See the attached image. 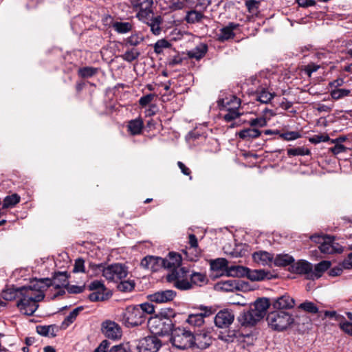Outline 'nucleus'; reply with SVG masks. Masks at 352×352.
<instances>
[{"label": "nucleus", "instance_id": "0e129e2a", "mask_svg": "<svg viewBox=\"0 0 352 352\" xmlns=\"http://www.w3.org/2000/svg\"><path fill=\"white\" fill-rule=\"evenodd\" d=\"M154 98V94H149L141 97L139 100V104L142 107H145L149 104Z\"/></svg>", "mask_w": 352, "mask_h": 352}, {"label": "nucleus", "instance_id": "aec40b11", "mask_svg": "<svg viewBox=\"0 0 352 352\" xmlns=\"http://www.w3.org/2000/svg\"><path fill=\"white\" fill-rule=\"evenodd\" d=\"M217 102L221 109H228L230 107L239 108L241 106V100L233 95H229V96L225 98H219Z\"/></svg>", "mask_w": 352, "mask_h": 352}, {"label": "nucleus", "instance_id": "393cba45", "mask_svg": "<svg viewBox=\"0 0 352 352\" xmlns=\"http://www.w3.org/2000/svg\"><path fill=\"white\" fill-rule=\"evenodd\" d=\"M256 95L257 100L264 104L270 102L275 96L274 93H272L267 88L263 87H258Z\"/></svg>", "mask_w": 352, "mask_h": 352}, {"label": "nucleus", "instance_id": "4468645a", "mask_svg": "<svg viewBox=\"0 0 352 352\" xmlns=\"http://www.w3.org/2000/svg\"><path fill=\"white\" fill-rule=\"evenodd\" d=\"M16 306L20 311L27 316H32L38 307V302L29 300L20 297Z\"/></svg>", "mask_w": 352, "mask_h": 352}, {"label": "nucleus", "instance_id": "e433bc0d", "mask_svg": "<svg viewBox=\"0 0 352 352\" xmlns=\"http://www.w3.org/2000/svg\"><path fill=\"white\" fill-rule=\"evenodd\" d=\"M52 284L51 285H54L55 288H60V287H67L68 285V280L66 272H58L56 274L54 278V280H52Z\"/></svg>", "mask_w": 352, "mask_h": 352}, {"label": "nucleus", "instance_id": "4c0bfd02", "mask_svg": "<svg viewBox=\"0 0 352 352\" xmlns=\"http://www.w3.org/2000/svg\"><path fill=\"white\" fill-rule=\"evenodd\" d=\"M204 18L201 12L192 10L187 12L185 20L188 23H196L200 22Z\"/></svg>", "mask_w": 352, "mask_h": 352}, {"label": "nucleus", "instance_id": "2eb2a0df", "mask_svg": "<svg viewBox=\"0 0 352 352\" xmlns=\"http://www.w3.org/2000/svg\"><path fill=\"white\" fill-rule=\"evenodd\" d=\"M201 310L204 311L200 314H190L188 316L186 322L192 326L200 327L204 322V318L206 316H209L212 314V311L211 307H201Z\"/></svg>", "mask_w": 352, "mask_h": 352}, {"label": "nucleus", "instance_id": "774afa93", "mask_svg": "<svg viewBox=\"0 0 352 352\" xmlns=\"http://www.w3.org/2000/svg\"><path fill=\"white\" fill-rule=\"evenodd\" d=\"M342 266L344 269H352V252L349 254L342 263Z\"/></svg>", "mask_w": 352, "mask_h": 352}, {"label": "nucleus", "instance_id": "052dcab7", "mask_svg": "<svg viewBox=\"0 0 352 352\" xmlns=\"http://www.w3.org/2000/svg\"><path fill=\"white\" fill-rule=\"evenodd\" d=\"M248 10L250 12H256L259 8V1L256 0H247L245 3Z\"/></svg>", "mask_w": 352, "mask_h": 352}, {"label": "nucleus", "instance_id": "a19ab883", "mask_svg": "<svg viewBox=\"0 0 352 352\" xmlns=\"http://www.w3.org/2000/svg\"><path fill=\"white\" fill-rule=\"evenodd\" d=\"M219 339L228 342H233L236 338V331L234 330H225L221 331L218 336Z\"/></svg>", "mask_w": 352, "mask_h": 352}, {"label": "nucleus", "instance_id": "cd10ccee", "mask_svg": "<svg viewBox=\"0 0 352 352\" xmlns=\"http://www.w3.org/2000/svg\"><path fill=\"white\" fill-rule=\"evenodd\" d=\"M294 262V258L292 256L285 254H278L275 258H274L273 263L276 266H282L285 267L289 265H292Z\"/></svg>", "mask_w": 352, "mask_h": 352}, {"label": "nucleus", "instance_id": "6e6552de", "mask_svg": "<svg viewBox=\"0 0 352 352\" xmlns=\"http://www.w3.org/2000/svg\"><path fill=\"white\" fill-rule=\"evenodd\" d=\"M235 272V275H245L252 281H261L267 278L268 272L264 270H250L243 266H234L230 267L229 272Z\"/></svg>", "mask_w": 352, "mask_h": 352}, {"label": "nucleus", "instance_id": "de8ad7c7", "mask_svg": "<svg viewBox=\"0 0 352 352\" xmlns=\"http://www.w3.org/2000/svg\"><path fill=\"white\" fill-rule=\"evenodd\" d=\"M227 113L223 116V119L226 122H231L239 118L241 113L239 112V108L229 107L226 109Z\"/></svg>", "mask_w": 352, "mask_h": 352}, {"label": "nucleus", "instance_id": "5701e85b", "mask_svg": "<svg viewBox=\"0 0 352 352\" xmlns=\"http://www.w3.org/2000/svg\"><path fill=\"white\" fill-rule=\"evenodd\" d=\"M138 352H154V336H148L140 341L137 346Z\"/></svg>", "mask_w": 352, "mask_h": 352}, {"label": "nucleus", "instance_id": "a878e982", "mask_svg": "<svg viewBox=\"0 0 352 352\" xmlns=\"http://www.w3.org/2000/svg\"><path fill=\"white\" fill-rule=\"evenodd\" d=\"M143 41V38L138 34H133L129 37L124 39L122 42H119V45L122 47V50H124V47H133L138 45Z\"/></svg>", "mask_w": 352, "mask_h": 352}, {"label": "nucleus", "instance_id": "72a5a7b5", "mask_svg": "<svg viewBox=\"0 0 352 352\" xmlns=\"http://www.w3.org/2000/svg\"><path fill=\"white\" fill-rule=\"evenodd\" d=\"M127 127L132 135L140 134L143 128V122L140 118L132 120L129 122Z\"/></svg>", "mask_w": 352, "mask_h": 352}, {"label": "nucleus", "instance_id": "9d476101", "mask_svg": "<svg viewBox=\"0 0 352 352\" xmlns=\"http://www.w3.org/2000/svg\"><path fill=\"white\" fill-rule=\"evenodd\" d=\"M311 239L320 243L318 248L324 254H334L342 251V248L329 237L313 236Z\"/></svg>", "mask_w": 352, "mask_h": 352}, {"label": "nucleus", "instance_id": "13d9d810", "mask_svg": "<svg viewBox=\"0 0 352 352\" xmlns=\"http://www.w3.org/2000/svg\"><path fill=\"white\" fill-rule=\"evenodd\" d=\"M136 307H141V309L144 313V319L146 318L147 314H152L153 313H154V305L148 302L142 303L136 305Z\"/></svg>", "mask_w": 352, "mask_h": 352}, {"label": "nucleus", "instance_id": "09e8293b", "mask_svg": "<svg viewBox=\"0 0 352 352\" xmlns=\"http://www.w3.org/2000/svg\"><path fill=\"white\" fill-rule=\"evenodd\" d=\"M19 289V288H10L6 290H4L2 293L3 298L6 300H12L15 299L16 297H20Z\"/></svg>", "mask_w": 352, "mask_h": 352}, {"label": "nucleus", "instance_id": "680f3d73", "mask_svg": "<svg viewBox=\"0 0 352 352\" xmlns=\"http://www.w3.org/2000/svg\"><path fill=\"white\" fill-rule=\"evenodd\" d=\"M249 123L250 125L253 127H263L267 125V121L263 117L252 119Z\"/></svg>", "mask_w": 352, "mask_h": 352}, {"label": "nucleus", "instance_id": "f704fd0d", "mask_svg": "<svg viewBox=\"0 0 352 352\" xmlns=\"http://www.w3.org/2000/svg\"><path fill=\"white\" fill-rule=\"evenodd\" d=\"M82 310V307H78L75 308L72 311H71L69 314L63 321L61 324V328L66 329L67 327H68L72 323H73L75 321L79 313Z\"/></svg>", "mask_w": 352, "mask_h": 352}, {"label": "nucleus", "instance_id": "39448f33", "mask_svg": "<svg viewBox=\"0 0 352 352\" xmlns=\"http://www.w3.org/2000/svg\"><path fill=\"white\" fill-rule=\"evenodd\" d=\"M170 340L173 345L179 349L190 348L195 343V336L192 333L180 327L172 331Z\"/></svg>", "mask_w": 352, "mask_h": 352}, {"label": "nucleus", "instance_id": "dca6fc26", "mask_svg": "<svg viewBox=\"0 0 352 352\" xmlns=\"http://www.w3.org/2000/svg\"><path fill=\"white\" fill-rule=\"evenodd\" d=\"M311 263L305 260H299L291 265V271L292 272L305 275L307 279L310 280L311 272Z\"/></svg>", "mask_w": 352, "mask_h": 352}, {"label": "nucleus", "instance_id": "338daca9", "mask_svg": "<svg viewBox=\"0 0 352 352\" xmlns=\"http://www.w3.org/2000/svg\"><path fill=\"white\" fill-rule=\"evenodd\" d=\"M340 328L346 333L352 336V322L349 321L340 322Z\"/></svg>", "mask_w": 352, "mask_h": 352}, {"label": "nucleus", "instance_id": "4d7b16f0", "mask_svg": "<svg viewBox=\"0 0 352 352\" xmlns=\"http://www.w3.org/2000/svg\"><path fill=\"white\" fill-rule=\"evenodd\" d=\"M320 67V65L311 63L303 67L302 71L310 77L312 73L316 72Z\"/></svg>", "mask_w": 352, "mask_h": 352}, {"label": "nucleus", "instance_id": "1a4fd4ad", "mask_svg": "<svg viewBox=\"0 0 352 352\" xmlns=\"http://www.w3.org/2000/svg\"><path fill=\"white\" fill-rule=\"evenodd\" d=\"M182 263V256L173 252H169L168 257L165 258L155 256V265H161L164 268L168 269L170 271L181 267Z\"/></svg>", "mask_w": 352, "mask_h": 352}, {"label": "nucleus", "instance_id": "e2e57ef3", "mask_svg": "<svg viewBox=\"0 0 352 352\" xmlns=\"http://www.w3.org/2000/svg\"><path fill=\"white\" fill-rule=\"evenodd\" d=\"M73 272L75 273L85 272V261L79 258L75 261Z\"/></svg>", "mask_w": 352, "mask_h": 352}, {"label": "nucleus", "instance_id": "b1692460", "mask_svg": "<svg viewBox=\"0 0 352 352\" xmlns=\"http://www.w3.org/2000/svg\"><path fill=\"white\" fill-rule=\"evenodd\" d=\"M176 296V292L172 289L155 292V302L165 303L172 301Z\"/></svg>", "mask_w": 352, "mask_h": 352}, {"label": "nucleus", "instance_id": "3c124183", "mask_svg": "<svg viewBox=\"0 0 352 352\" xmlns=\"http://www.w3.org/2000/svg\"><path fill=\"white\" fill-rule=\"evenodd\" d=\"M351 91L346 89H335L330 92L331 98L334 100H339L350 94Z\"/></svg>", "mask_w": 352, "mask_h": 352}, {"label": "nucleus", "instance_id": "8fccbe9b", "mask_svg": "<svg viewBox=\"0 0 352 352\" xmlns=\"http://www.w3.org/2000/svg\"><path fill=\"white\" fill-rule=\"evenodd\" d=\"M311 151L305 147H298L294 148H289L287 150V154L289 156H304L310 155Z\"/></svg>", "mask_w": 352, "mask_h": 352}, {"label": "nucleus", "instance_id": "c756f323", "mask_svg": "<svg viewBox=\"0 0 352 352\" xmlns=\"http://www.w3.org/2000/svg\"><path fill=\"white\" fill-rule=\"evenodd\" d=\"M261 133L258 129L247 128L240 131L238 136L243 140H250L258 138Z\"/></svg>", "mask_w": 352, "mask_h": 352}, {"label": "nucleus", "instance_id": "ea45409f", "mask_svg": "<svg viewBox=\"0 0 352 352\" xmlns=\"http://www.w3.org/2000/svg\"><path fill=\"white\" fill-rule=\"evenodd\" d=\"M113 28L120 34H125L131 31L133 25L129 22H114L112 25Z\"/></svg>", "mask_w": 352, "mask_h": 352}, {"label": "nucleus", "instance_id": "20e7f679", "mask_svg": "<svg viewBox=\"0 0 352 352\" xmlns=\"http://www.w3.org/2000/svg\"><path fill=\"white\" fill-rule=\"evenodd\" d=\"M266 320L268 325L278 331L286 329L294 322V318L290 314L280 310L269 313Z\"/></svg>", "mask_w": 352, "mask_h": 352}, {"label": "nucleus", "instance_id": "864d4df0", "mask_svg": "<svg viewBox=\"0 0 352 352\" xmlns=\"http://www.w3.org/2000/svg\"><path fill=\"white\" fill-rule=\"evenodd\" d=\"M280 137L287 141L295 140L301 137V134L298 131H287L280 134Z\"/></svg>", "mask_w": 352, "mask_h": 352}, {"label": "nucleus", "instance_id": "4be33fe9", "mask_svg": "<svg viewBox=\"0 0 352 352\" xmlns=\"http://www.w3.org/2000/svg\"><path fill=\"white\" fill-rule=\"evenodd\" d=\"M331 265V261H322L314 266H311V272L310 280H315L320 278L324 272H326L328 269L330 268Z\"/></svg>", "mask_w": 352, "mask_h": 352}, {"label": "nucleus", "instance_id": "6e6d98bb", "mask_svg": "<svg viewBox=\"0 0 352 352\" xmlns=\"http://www.w3.org/2000/svg\"><path fill=\"white\" fill-rule=\"evenodd\" d=\"M184 3L189 8H197L208 5L209 1L208 0H184Z\"/></svg>", "mask_w": 352, "mask_h": 352}, {"label": "nucleus", "instance_id": "f03ea898", "mask_svg": "<svg viewBox=\"0 0 352 352\" xmlns=\"http://www.w3.org/2000/svg\"><path fill=\"white\" fill-rule=\"evenodd\" d=\"M166 280L182 291L192 289V283L189 282V270L184 267L170 270L166 275Z\"/></svg>", "mask_w": 352, "mask_h": 352}, {"label": "nucleus", "instance_id": "a18cd8bd", "mask_svg": "<svg viewBox=\"0 0 352 352\" xmlns=\"http://www.w3.org/2000/svg\"><path fill=\"white\" fill-rule=\"evenodd\" d=\"M98 69L93 67H84L78 69V75L82 78H90L97 74Z\"/></svg>", "mask_w": 352, "mask_h": 352}, {"label": "nucleus", "instance_id": "0eeeda50", "mask_svg": "<svg viewBox=\"0 0 352 352\" xmlns=\"http://www.w3.org/2000/svg\"><path fill=\"white\" fill-rule=\"evenodd\" d=\"M144 320L141 307L136 305L127 307L122 313V322L127 327L141 325Z\"/></svg>", "mask_w": 352, "mask_h": 352}, {"label": "nucleus", "instance_id": "bb28decb", "mask_svg": "<svg viewBox=\"0 0 352 352\" xmlns=\"http://www.w3.org/2000/svg\"><path fill=\"white\" fill-rule=\"evenodd\" d=\"M270 302L267 298H260L255 301L254 307L252 308L262 319L266 314Z\"/></svg>", "mask_w": 352, "mask_h": 352}, {"label": "nucleus", "instance_id": "a211bd4d", "mask_svg": "<svg viewBox=\"0 0 352 352\" xmlns=\"http://www.w3.org/2000/svg\"><path fill=\"white\" fill-rule=\"evenodd\" d=\"M261 320L259 314H257L252 308L243 312L239 318L241 325L245 327L253 326Z\"/></svg>", "mask_w": 352, "mask_h": 352}, {"label": "nucleus", "instance_id": "ddd939ff", "mask_svg": "<svg viewBox=\"0 0 352 352\" xmlns=\"http://www.w3.org/2000/svg\"><path fill=\"white\" fill-rule=\"evenodd\" d=\"M234 319L233 313L228 309L219 311L214 318L216 326L220 328H226L230 325Z\"/></svg>", "mask_w": 352, "mask_h": 352}, {"label": "nucleus", "instance_id": "c03bdc74", "mask_svg": "<svg viewBox=\"0 0 352 352\" xmlns=\"http://www.w3.org/2000/svg\"><path fill=\"white\" fill-rule=\"evenodd\" d=\"M140 267L145 270H151L153 272L154 268V256L148 255L144 257L140 262Z\"/></svg>", "mask_w": 352, "mask_h": 352}, {"label": "nucleus", "instance_id": "69168bd1", "mask_svg": "<svg viewBox=\"0 0 352 352\" xmlns=\"http://www.w3.org/2000/svg\"><path fill=\"white\" fill-rule=\"evenodd\" d=\"M130 346L128 344H120L111 348L109 352H130Z\"/></svg>", "mask_w": 352, "mask_h": 352}, {"label": "nucleus", "instance_id": "c9c22d12", "mask_svg": "<svg viewBox=\"0 0 352 352\" xmlns=\"http://www.w3.org/2000/svg\"><path fill=\"white\" fill-rule=\"evenodd\" d=\"M189 282L192 283V288L193 285L201 286L207 281L206 276L201 272H192L189 274Z\"/></svg>", "mask_w": 352, "mask_h": 352}, {"label": "nucleus", "instance_id": "423d86ee", "mask_svg": "<svg viewBox=\"0 0 352 352\" xmlns=\"http://www.w3.org/2000/svg\"><path fill=\"white\" fill-rule=\"evenodd\" d=\"M94 266L102 271V276L109 280L117 282L127 276L126 268L120 263L109 265L106 267L102 263Z\"/></svg>", "mask_w": 352, "mask_h": 352}, {"label": "nucleus", "instance_id": "603ef678", "mask_svg": "<svg viewBox=\"0 0 352 352\" xmlns=\"http://www.w3.org/2000/svg\"><path fill=\"white\" fill-rule=\"evenodd\" d=\"M330 140L329 135L325 133L314 135L309 138V140L312 144H318L320 142H326Z\"/></svg>", "mask_w": 352, "mask_h": 352}, {"label": "nucleus", "instance_id": "58836bf2", "mask_svg": "<svg viewBox=\"0 0 352 352\" xmlns=\"http://www.w3.org/2000/svg\"><path fill=\"white\" fill-rule=\"evenodd\" d=\"M21 197L16 193L6 196L3 199L2 208H12L19 203Z\"/></svg>", "mask_w": 352, "mask_h": 352}, {"label": "nucleus", "instance_id": "f257e3e1", "mask_svg": "<svg viewBox=\"0 0 352 352\" xmlns=\"http://www.w3.org/2000/svg\"><path fill=\"white\" fill-rule=\"evenodd\" d=\"M52 284V280L48 278L36 280L30 286L19 287V296L29 300L41 302L45 298L43 291Z\"/></svg>", "mask_w": 352, "mask_h": 352}, {"label": "nucleus", "instance_id": "f3484780", "mask_svg": "<svg viewBox=\"0 0 352 352\" xmlns=\"http://www.w3.org/2000/svg\"><path fill=\"white\" fill-rule=\"evenodd\" d=\"M295 300L288 294H284L272 300V305L276 309H288L294 307Z\"/></svg>", "mask_w": 352, "mask_h": 352}, {"label": "nucleus", "instance_id": "c85d7f7f", "mask_svg": "<svg viewBox=\"0 0 352 352\" xmlns=\"http://www.w3.org/2000/svg\"><path fill=\"white\" fill-rule=\"evenodd\" d=\"M208 50V46L204 43H200L195 48L192 49L188 52L190 58H193L197 60L201 59L205 56Z\"/></svg>", "mask_w": 352, "mask_h": 352}, {"label": "nucleus", "instance_id": "7ed1b4c3", "mask_svg": "<svg viewBox=\"0 0 352 352\" xmlns=\"http://www.w3.org/2000/svg\"><path fill=\"white\" fill-rule=\"evenodd\" d=\"M132 6L138 10V16L146 23L154 34V12L152 9L153 0H131Z\"/></svg>", "mask_w": 352, "mask_h": 352}, {"label": "nucleus", "instance_id": "bf43d9fd", "mask_svg": "<svg viewBox=\"0 0 352 352\" xmlns=\"http://www.w3.org/2000/svg\"><path fill=\"white\" fill-rule=\"evenodd\" d=\"M89 290L90 291H100L104 292L105 289L104 285L100 280H94L88 285Z\"/></svg>", "mask_w": 352, "mask_h": 352}, {"label": "nucleus", "instance_id": "6ab92c4d", "mask_svg": "<svg viewBox=\"0 0 352 352\" xmlns=\"http://www.w3.org/2000/svg\"><path fill=\"white\" fill-rule=\"evenodd\" d=\"M239 27V25L238 23H229L228 25L219 30V32L217 34V39L219 41L223 42L234 38L235 36L234 30L238 29Z\"/></svg>", "mask_w": 352, "mask_h": 352}, {"label": "nucleus", "instance_id": "7c9ffc66", "mask_svg": "<svg viewBox=\"0 0 352 352\" xmlns=\"http://www.w3.org/2000/svg\"><path fill=\"white\" fill-rule=\"evenodd\" d=\"M58 331V327L55 324L52 325H38L36 327V332L41 336L51 337H55L56 336V332Z\"/></svg>", "mask_w": 352, "mask_h": 352}, {"label": "nucleus", "instance_id": "9b49d317", "mask_svg": "<svg viewBox=\"0 0 352 352\" xmlns=\"http://www.w3.org/2000/svg\"><path fill=\"white\" fill-rule=\"evenodd\" d=\"M102 332L111 340H117L122 336V330L119 324L111 320H106L102 323Z\"/></svg>", "mask_w": 352, "mask_h": 352}, {"label": "nucleus", "instance_id": "2f4dec72", "mask_svg": "<svg viewBox=\"0 0 352 352\" xmlns=\"http://www.w3.org/2000/svg\"><path fill=\"white\" fill-rule=\"evenodd\" d=\"M124 53L120 56L123 60L129 63L136 60L140 54L139 50L135 47H124Z\"/></svg>", "mask_w": 352, "mask_h": 352}, {"label": "nucleus", "instance_id": "473e14b6", "mask_svg": "<svg viewBox=\"0 0 352 352\" xmlns=\"http://www.w3.org/2000/svg\"><path fill=\"white\" fill-rule=\"evenodd\" d=\"M217 287L225 292H232L234 289H239V283L234 279L221 281L218 283Z\"/></svg>", "mask_w": 352, "mask_h": 352}, {"label": "nucleus", "instance_id": "37998d69", "mask_svg": "<svg viewBox=\"0 0 352 352\" xmlns=\"http://www.w3.org/2000/svg\"><path fill=\"white\" fill-rule=\"evenodd\" d=\"M171 44L166 39H160L155 42V54L163 53L164 51H170Z\"/></svg>", "mask_w": 352, "mask_h": 352}, {"label": "nucleus", "instance_id": "412c9836", "mask_svg": "<svg viewBox=\"0 0 352 352\" xmlns=\"http://www.w3.org/2000/svg\"><path fill=\"white\" fill-rule=\"evenodd\" d=\"M252 258L256 263L263 266H272L274 260L273 255L265 251L254 252Z\"/></svg>", "mask_w": 352, "mask_h": 352}, {"label": "nucleus", "instance_id": "f8f14e48", "mask_svg": "<svg viewBox=\"0 0 352 352\" xmlns=\"http://www.w3.org/2000/svg\"><path fill=\"white\" fill-rule=\"evenodd\" d=\"M173 322L170 318H160L159 315H155V336L168 334L172 329Z\"/></svg>", "mask_w": 352, "mask_h": 352}, {"label": "nucleus", "instance_id": "5fc2aeb1", "mask_svg": "<svg viewBox=\"0 0 352 352\" xmlns=\"http://www.w3.org/2000/svg\"><path fill=\"white\" fill-rule=\"evenodd\" d=\"M89 299L91 302L104 301L107 299L104 292L96 291L89 295Z\"/></svg>", "mask_w": 352, "mask_h": 352}, {"label": "nucleus", "instance_id": "79ce46f5", "mask_svg": "<svg viewBox=\"0 0 352 352\" xmlns=\"http://www.w3.org/2000/svg\"><path fill=\"white\" fill-rule=\"evenodd\" d=\"M228 262L226 258H219L211 261L210 267L214 271L223 270L227 268Z\"/></svg>", "mask_w": 352, "mask_h": 352}, {"label": "nucleus", "instance_id": "49530a36", "mask_svg": "<svg viewBox=\"0 0 352 352\" xmlns=\"http://www.w3.org/2000/svg\"><path fill=\"white\" fill-rule=\"evenodd\" d=\"M298 308L310 314H317L318 312V307L314 302L310 301H305L301 303L298 306Z\"/></svg>", "mask_w": 352, "mask_h": 352}]
</instances>
